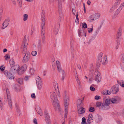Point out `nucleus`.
Listing matches in <instances>:
<instances>
[{
  "label": "nucleus",
  "instance_id": "1",
  "mask_svg": "<svg viewBox=\"0 0 124 124\" xmlns=\"http://www.w3.org/2000/svg\"><path fill=\"white\" fill-rule=\"evenodd\" d=\"M50 96L52 102L55 109L57 110H59L60 106L56 93L55 92H51L50 93Z\"/></svg>",
  "mask_w": 124,
  "mask_h": 124
},
{
  "label": "nucleus",
  "instance_id": "2",
  "mask_svg": "<svg viewBox=\"0 0 124 124\" xmlns=\"http://www.w3.org/2000/svg\"><path fill=\"white\" fill-rule=\"evenodd\" d=\"M45 15L43 10L42 12L41 18L42 23L41 24V38L42 42L44 43L45 41Z\"/></svg>",
  "mask_w": 124,
  "mask_h": 124
},
{
  "label": "nucleus",
  "instance_id": "3",
  "mask_svg": "<svg viewBox=\"0 0 124 124\" xmlns=\"http://www.w3.org/2000/svg\"><path fill=\"white\" fill-rule=\"evenodd\" d=\"M103 57L102 64L103 65H105L108 62L107 59V55H103V54L102 53H101L98 55V59L99 61L101 62L102 60Z\"/></svg>",
  "mask_w": 124,
  "mask_h": 124
},
{
  "label": "nucleus",
  "instance_id": "4",
  "mask_svg": "<svg viewBox=\"0 0 124 124\" xmlns=\"http://www.w3.org/2000/svg\"><path fill=\"white\" fill-rule=\"evenodd\" d=\"M64 101L65 107L64 117L66 118L67 115L69 99V97H64Z\"/></svg>",
  "mask_w": 124,
  "mask_h": 124
},
{
  "label": "nucleus",
  "instance_id": "5",
  "mask_svg": "<svg viewBox=\"0 0 124 124\" xmlns=\"http://www.w3.org/2000/svg\"><path fill=\"white\" fill-rule=\"evenodd\" d=\"M28 38L26 36L24 37V39L22 43V46L23 47V50H26L27 48V46L28 43Z\"/></svg>",
  "mask_w": 124,
  "mask_h": 124
},
{
  "label": "nucleus",
  "instance_id": "6",
  "mask_svg": "<svg viewBox=\"0 0 124 124\" xmlns=\"http://www.w3.org/2000/svg\"><path fill=\"white\" fill-rule=\"evenodd\" d=\"M31 54L29 52H26L23 57L22 61L23 62L26 63L28 62L30 60Z\"/></svg>",
  "mask_w": 124,
  "mask_h": 124
},
{
  "label": "nucleus",
  "instance_id": "7",
  "mask_svg": "<svg viewBox=\"0 0 124 124\" xmlns=\"http://www.w3.org/2000/svg\"><path fill=\"white\" fill-rule=\"evenodd\" d=\"M19 66L18 65H16L12 67L10 69V72L12 74H15L18 73V69Z\"/></svg>",
  "mask_w": 124,
  "mask_h": 124
},
{
  "label": "nucleus",
  "instance_id": "8",
  "mask_svg": "<svg viewBox=\"0 0 124 124\" xmlns=\"http://www.w3.org/2000/svg\"><path fill=\"white\" fill-rule=\"evenodd\" d=\"M10 21V19L9 18L5 20L2 25L1 29H3L6 28L8 25Z\"/></svg>",
  "mask_w": 124,
  "mask_h": 124
},
{
  "label": "nucleus",
  "instance_id": "9",
  "mask_svg": "<svg viewBox=\"0 0 124 124\" xmlns=\"http://www.w3.org/2000/svg\"><path fill=\"white\" fill-rule=\"evenodd\" d=\"M4 73L7 78L8 79H12L14 78V76L12 74L8 72L7 70H5L4 72Z\"/></svg>",
  "mask_w": 124,
  "mask_h": 124
},
{
  "label": "nucleus",
  "instance_id": "10",
  "mask_svg": "<svg viewBox=\"0 0 124 124\" xmlns=\"http://www.w3.org/2000/svg\"><path fill=\"white\" fill-rule=\"evenodd\" d=\"M111 90L113 93H116L119 91L118 85H116L112 86L111 88Z\"/></svg>",
  "mask_w": 124,
  "mask_h": 124
},
{
  "label": "nucleus",
  "instance_id": "11",
  "mask_svg": "<svg viewBox=\"0 0 124 124\" xmlns=\"http://www.w3.org/2000/svg\"><path fill=\"white\" fill-rule=\"evenodd\" d=\"M27 65L26 64H24L21 68L18 69V74H22L24 71L27 68Z\"/></svg>",
  "mask_w": 124,
  "mask_h": 124
},
{
  "label": "nucleus",
  "instance_id": "12",
  "mask_svg": "<svg viewBox=\"0 0 124 124\" xmlns=\"http://www.w3.org/2000/svg\"><path fill=\"white\" fill-rule=\"evenodd\" d=\"M78 112L79 116H80V115L84 113L85 112V108L81 107L80 108L77 107Z\"/></svg>",
  "mask_w": 124,
  "mask_h": 124
},
{
  "label": "nucleus",
  "instance_id": "13",
  "mask_svg": "<svg viewBox=\"0 0 124 124\" xmlns=\"http://www.w3.org/2000/svg\"><path fill=\"white\" fill-rule=\"evenodd\" d=\"M94 119L96 122L98 123L102 121V117L101 116L98 115H97L95 116Z\"/></svg>",
  "mask_w": 124,
  "mask_h": 124
},
{
  "label": "nucleus",
  "instance_id": "14",
  "mask_svg": "<svg viewBox=\"0 0 124 124\" xmlns=\"http://www.w3.org/2000/svg\"><path fill=\"white\" fill-rule=\"evenodd\" d=\"M45 118L46 121L49 122L50 119V117L49 116L47 111L46 110H45L44 111Z\"/></svg>",
  "mask_w": 124,
  "mask_h": 124
},
{
  "label": "nucleus",
  "instance_id": "15",
  "mask_svg": "<svg viewBox=\"0 0 124 124\" xmlns=\"http://www.w3.org/2000/svg\"><path fill=\"white\" fill-rule=\"evenodd\" d=\"M104 100L105 101L104 102V106H108L109 104H111L110 99H104Z\"/></svg>",
  "mask_w": 124,
  "mask_h": 124
},
{
  "label": "nucleus",
  "instance_id": "16",
  "mask_svg": "<svg viewBox=\"0 0 124 124\" xmlns=\"http://www.w3.org/2000/svg\"><path fill=\"white\" fill-rule=\"evenodd\" d=\"M58 7L59 11L61 12L62 10V0H58Z\"/></svg>",
  "mask_w": 124,
  "mask_h": 124
},
{
  "label": "nucleus",
  "instance_id": "17",
  "mask_svg": "<svg viewBox=\"0 0 124 124\" xmlns=\"http://www.w3.org/2000/svg\"><path fill=\"white\" fill-rule=\"evenodd\" d=\"M56 64L57 68L58 71L62 69L61 64L59 61H57L56 62Z\"/></svg>",
  "mask_w": 124,
  "mask_h": 124
},
{
  "label": "nucleus",
  "instance_id": "18",
  "mask_svg": "<svg viewBox=\"0 0 124 124\" xmlns=\"http://www.w3.org/2000/svg\"><path fill=\"white\" fill-rule=\"evenodd\" d=\"M93 17L95 20L99 18L100 16V14L99 13H96L93 15Z\"/></svg>",
  "mask_w": 124,
  "mask_h": 124
},
{
  "label": "nucleus",
  "instance_id": "19",
  "mask_svg": "<svg viewBox=\"0 0 124 124\" xmlns=\"http://www.w3.org/2000/svg\"><path fill=\"white\" fill-rule=\"evenodd\" d=\"M102 93L104 95H109L111 94V92L109 91L106 90L102 92Z\"/></svg>",
  "mask_w": 124,
  "mask_h": 124
},
{
  "label": "nucleus",
  "instance_id": "20",
  "mask_svg": "<svg viewBox=\"0 0 124 124\" xmlns=\"http://www.w3.org/2000/svg\"><path fill=\"white\" fill-rule=\"evenodd\" d=\"M120 41L119 40H117L116 41V43L115 46V49L116 50L118 49L119 48L120 44Z\"/></svg>",
  "mask_w": 124,
  "mask_h": 124
},
{
  "label": "nucleus",
  "instance_id": "21",
  "mask_svg": "<svg viewBox=\"0 0 124 124\" xmlns=\"http://www.w3.org/2000/svg\"><path fill=\"white\" fill-rule=\"evenodd\" d=\"M88 20L89 22H93L95 20L93 15H91L88 18Z\"/></svg>",
  "mask_w": 124,
  "mask_h": 124
},
{
  "label": "nucleus",
  "instance_id": "22",
  "mask_svg": "<svg viewBox=\"0 0 124 124\" xmlns=\"http://www.w3.org/2000/svg\"><path fill=\"white\" fill-rule=\"evenodd\" d=\"M117 83L122 87H124V81L121 80L117 81Z\"/></svg>",
  "mask_w": 124,
  "mask_h": 124
},
{
  "label": "nucleus",
  "instance_id": "23",
  "mask_svg": "<svg viewBox=\"0 0 124 124\" xmlns=\"http://www.w3.org/2000/svg\"><path fill=\"white\" fill-rule=\"evenodd\" d=\"M36 81L37 83H42V80L41 78L39 76H37L36 78Z\"/></svg>",
  "mask_w": 124,
  "mask_h": 124
},
{
  "label": "nucleus",
  "instance_id": "24",
  "mask_svg": "<svg viewBox=\"0 0 124 124\" xmlns=\"http://www.w3.org/2000/svg\"><path fill=\"white\" fill-rule=\"evenodd\" d=\"M115 6H112L110 9L109 11V12L110 13L112 12L115 9L117 8V6L118 5H117V4H115Z\"/></svg>",
  "mask_w": 124,
  "mask_h": 124
},
{
  "label": "nucleus",
  "instance_id": "25",
  "mask_svg": "<svg viewBox=\"0 0 124 124\" xmlns=\"http://www.w3.org/2000/svg\"><path fill=\"white\" fill-rule=\"evenodd\" d=\"M95 80L97 82H100L101 80V76H95Z\"/></svg>",
  "mask_w": 124,
  "mask_h": 124
},
{
  "label": "nucleus",
  "instance_id": "26",
  "mask_svg": "<svg viewBox=\"0 0 124 124\" xmlns=\"http://www.w3.org/2000/svg\"><path fill=\"white\" fill-rule=\"evenodd\" d=\"M82 100L80 99H78L77 101V107H78L82 103Z\"/></svg>",
  "mask_w": 124,
  "mask_h": 124
},
{
  "label": "nucleus",
  "instance_id": "27",
  "mask_svg": "<svg viewBox=\"0 0 124 124\" xmlns=\"http://www.w3.org/2000/svg\"><path fill=\"white\" fill-rule=\"evenodd\" d=\"M111 104L112 103H116L117 102V100L115 98L110 99Z\"/></svg>",
  "mask_w": 124,
  "mask_h": 124
},
{
  "label": "nucleus",
  "instance_id": "28",
  "mask_svg": "<svg viewBox=\"0 0 124 124\" xmlns=\"http://www.w3.org/2000/svg\"><path fill=\"white\" fill-rule=\"evenodd\" d=\"M28 19V15L26 14H24L23 15V20L24 21H26Z\"/></svg>",
  "mask_w": 124,
  "mask_h": 124
},
{
  "label": "nucleus",
  "instance_id": "29",
  "mask_svg": "<svg viewBox=\"0 0 124 124\" xmlns=\"http://www.w3.org/2000/svg\"><path fill=\"white\" fill-rule=\"evenodd\" d=\"M17 81L20 84H22L23 83V79L22 78H20L16 79Z\"/></svg>",
  "mask_w": 124,
  "mask_h": 124
},
{
  "label": "nucleus",
  "instance_id": "30",
  "mask_svg": "<svg viewBox=\"0 0 124 124\" xmlns=\"http://www.w3.org/2000/svg\"><path fill=\"white\" fill-rule=\"evenodd\" d=\"M7 99H8V103L9 106L10 108H12V105L11 99L10 98H9Z\"/></svg>",
  "mask_w": 124,
  "mask_h": 124
},
{
  "label": "nucleus",
  "instance_id": "31",
  "mask_svg": "<svg viewBox=\"0 0 124 124\" xmlns=\"http://www.w3.org/2000/svg\"><path fill=\"white\" fill-rule=\"evenodd\" d=\"M37 87L39 90H40L42 86V83H37Z\"/></svg>",
  "mask_w": 124,
  "mask_h": 124
},
{
  "label": "nucleus",
  "instance_id": "32",
  "mask_svg": "<svg viewBox=\"0 0 124 124\" xmlns=\"http://www.w3.org/2000/svg\"><path fill=\"white\" fill-rule=\"evenodd\" d=\"M59 28L58 27H54V33L55 34H57L59 31Z\"/></svg>",
  "mask_w": 124,
  "mask_h": 124
},
{
  "label": "nucleus",
  "instance_id": "33",
  "mask_svg": "<svg viewBox=\"0 0 124 124\" xmlns=\"http://www.w3.org/2000/svg\"><path fill=\"white\" fill-rule=\"evenodd\" d=\"M68 92L67 91H65L63 93V96L64 97H69L68 96Z\"/></svg>",
  "mask_w": 124,
  "mask_h": 124
},
{
  "label": "nucleus",
  "instance_id": "34",
  "mask_svg": "<svg viewBox=\"0 0 124 124\" xmlns=\"http://www.w3.org/2000/svg\"><path fill=\"white\" fill-rule=\"evenodd\" d=\"M6 93L7 95V99H8L9 98H10V92L8 89H7L6 90Z\"/></svg>",
  "mask_w": 124,
  "mask_h": 124
},
{
  "label": "nucleus",
  "instance_id": "35",
  "mask_svg": "<svg viewBox=\"0 0 124 124\" xmlns=\"http://www.w3.org/2000/svg\"><path fill=\"white\" fill-rule=\"evenodd\" d=\"M53 85L54 88L56 89V88H58V86L57 82L56 81H54L53 82Z\"/></svg>",
  "mask_w": 124,
  "mask_h": 124
},
{
  "label": "nucleus",
  "instance_id": "36",
  "mask_svg": "<svg viewBox=\"0 0 124 124\" xmlns=\"http://www.w3.org/2000/svg\"><path fill=\"white\" fill-rule=\"evenodd\" d=\"M123 8V7L122 6H121V5H120L116 11L118 13H119L121 11Z\"/></svg>",
  "mask_w": 124,
  "mask_h": 124
},
{
  "label": "nucleus",
  "instance_id": "37",
  "mask_svg": "<svg viewBox=\"0 0 124 124\" xmlns=\"http://www.w3.org/2000/svg\"><path fill=\"white\" fill-rule=\"evenodd\" d=\"M9 63L11 66L14 65L15 62L14 59H10L9 61Z\"/></svg>",
  "mask_w": 124,
  "mask_h": 124
},
{
  "label": "nucleus",
  "instance_id": "38",
  "mask_svg": "<svg viewBox=\"0 0 124 124\" xmlns=\"http://www.w3.org/2000/svg\"><path fill=\"white\" fill-rule=\"evenodd\" d=\"M19 87L17 85H16L15 86V89L16 91H19Z\"/></svg>",
  "mask_w": 124,
  "mask_h": 124
},
{
  "label": "nucleus",
  "instance_id": "39",
  "mask_svg": "<svg viewBox=\"0 0 124 124\" xmlns=\"http://www.w3.org/2000/svg\"><path fill=\"white\" fill-rule=\"evenodd\" d=\"M95 76H100V74L99 71L98 70H96L95 73Z\"/></svg>",
  "mask_w": 124,
  "mask_h": 124
},
{
  "label": "nucleus",
  "instance_id": "40",
  "mask_svg": "<svg viewBox=\"0 0 124 124\" xmlns=\"http://www.w3.org/2000/svg\"><path fill=\"white\" fill-rule=\"evenodd\" d=\"M4 58L5 59L7 60L9 59L10 58L9 55L8 54H7L5 56Z\"/></svg>",
  "mask_w": 124,
  "mask_h": 124
},
{
  "label": "nucleus",
  "instance_id": "41",
  "mask_svg": "<svg viewBox=\"0 0 124 124\" xmlns=\"http://www.w3.org/2000/svg\"><path fill=\"white\" fill-rule=\"evenodd\" d=\"M118 14L119 13H118L116 11L115 13L112 16V18L113 19H115L117 17Z\"/></svg>",
  "mask_w": 124,
  "mask_h": 124
},
{
  "label": "nucleus",
  "instance_id": "42",
  "mask_svg": "<svg viewBox=\"0 0 124 124\" xmlns=\"http://www.w3.org/2000/svg\"><path fill=\"white\" fill-rule=\"evenodd\" d=\"M82 122L81 124H86V119L84 117H83L82 119Z\"/></svg>",
  "mask_w": 124,
  "mask_h": 124
},
{
  "label": "nucleus",
  "instance_id": "43",
  "mask_svg": "<svg viewBox=\"0 0 124 124\" xmlns=\"http://www.w3.org/2000/svg\"><path fill=\"white\" fill-rule=\"evenodd\" d=\"M88 119L89 120H93V115L92 114H89L88 117Z\"/></svg>",
  "mask_w": 124,
  "mask_h": 124
},
{
  "label": "nucleus",
  "instance_id": "44",
  "mask_svg": "<svg viewBox=\"0 0 124 124\" xmlns=\"http://www.w3.org/2000/svg\"><path fill=\"white\" fill-rule=\"evenodd\" d=\"M76 19L75 20V22L76 23H78L79 18L78 17V13H76Z\"/></svg>",
  "mask_w": 124,
  "mask_h": 124
},
{
  "label": "nucleus",
  "instance_id": "45",
  "mask_svg": "<svg viewBox=\"0 0 124 124\" xmlns=\"http://www.w3.org/2000/svg\"><path fill=\"white\" fill-rule=\"evenodd\" d=\"M121 33L119 32H117L116 35V37L117 39L121 37Z\"/></svg>",
  "mask_w": 124,
  "mask_h": 124
},
{
  "label": "nucleus",
  "instance_id": "46",
  "mask_svg": "<svg viewBox=\"0 0 124 124\" xmlns=\"http://www.w3.org/2000/svg\"><path fill=\"white\" fill-rule=\"evenodd\" d=\"M58 71L59 72H61L62 73V75H65L66 74L65 71H64L63 70H62V69H61V70H59Z\"/></svg>",
  "mask_w": 124,
  "mask_h": 124
},
{
  "label": "nucleus",
  "instance_id": "47",
  "mask_svg": "<svg viewBox=\"0 0 124 124\" xmlns=\"http://www.w3.org/2000/svg\"><path fill=\"white\" fill-rule=\"evenodd\" d=\"M37 52L35 51H33L31 53L32 55L33 56H35L37 55Z\"/></svg>",
  "mask_w": 124,
  "mask_h": 124
},
{
  "label": "nucleus",
  "instance_id": "48",
  "mask_svg": "<svg viewBox=\"0 0 124 124\" xmlns=\"http://www.w3.org/2000/svg\"><path fill=\"white\" fill-rule=\"evenodd\" d=\"M121 58L122 62H124V54H122L121 55Z\"/></svg>",
  "mask_w": 124,
  "mask_h": 124
},
{
  "label": "nucleus",
  "instance_id": "49",
  "mask_svg": "<svg viewBox=\"0 0 124 124\" xmlns=\"http://www.w3.org/2000/svg\"><path fill=\"white\" fill-rule=\"evenodd\" d=\"M89 111L90 112H93L94 111V108L92 107H91L89 108Z\"/></svg>",
  "mask_w": 124,
  "mask_h": 124
},
{
  "label": "nucleus",
  "instance_id": "50",
  "mask_svg": "<svg viewBox=\"0 0 124 124\" xmlns=\"http://www.w3.org/2000/svg\"><path fill=\"white\" fill-rule=\"evenodd\" d=\"M38 114L40 116H42L43 115V113L41 109H39L37 112Z\"/></svg>",
  "mask_w": 124,
  "mask_h": 124
},
{
  "label": "nucleus",
  "instance_id": "51",
  "mask_svg": "<svg viewBox=\"0 0 124 124\" xmlns=\"http://www.w3.org/2000/svg\"><path fill=\"white\" fill-rule=\"evenodd\" d=\"M101 104L100 102H97L96 103V106L97 107H99L101 105Z\"/></svg>",
  "mask_w": 124,
  "mask_h": 124
},
{
  "label": "nucleus",
  "instance_id": "52",
  "mask_svg": "<svg viewBox=\"0 0 124 124\" xmlns=\"http://www.w3.org/2000/svg\"><path fill=\"white\" fill-rule=\"evenodd\" d=\"M72 13L75 16H76V13H78L76 12V11L75 9L72 8Z\"/></svg>",
  "mask_w": 124,
  "mask_h": 124
},
{
  "label": "nucleus",
  "instance_id": "53",
  "mask_svg": "<svg viewBox=\"0 0 124 124\" xmlns=\"http://www.w3.org/2000/svg\"><path fill=\"white\" fill-rule=\"evenodd\" d=\"M18 3L19 4V6L21 7L22 6V2L21 0H17Z\"/></svg>",
  "mask_w": 124,
  "mask_h": 124
},
{
  "label": "nucleus",
  "instance_id": "54",
  "mask_svg": "<svg viewBox=\"0 0 124 124\" xmlns=\"http://www.w3.org/2000/svg\"><path fill=\"white\" fill-rule=\"evenodd\" d=\"M33 30L34 27L32 25L31 26V34H33Z\"/></svg>",
  "mask_w": 124,
  "mask_h": 124
},
{
  "label": "nucleus",
  "instance_id": "55",
  "mask_svg": "<svg viewBox=\"0 0 124 124\" xmlns=\"http://www.w3.org/2000/svg\"><path fill=\"white\" fill-rule=\"evenodd\" d=\"M59 18L60 19V21L64 19V17L62 14H61L60 15Z\"/></svg>",
  "mask_w": 124,
  "mask_h": 124
},
{
  "label": "nucleus",
  "instance_id": "56",
  "mask_svg": "<svg viewBox=\"0 0 124 124\" xmlns=\"http://www.w3.org/2000/svg\"><path fill=\"white\" fill-rule=\"evenodd\" d=\"M0 69L2 71H4L5 69L4 66L3 65L1 66L0 68Z\"/></svg>",
  "mask_w": 124,
  "mask_h": 124
},
{
  "label": "nucleus",
  "instance_id": "57",
  "mask_svg": "<svg viewBox=\"0 0 124 124\" xmlns=\"http://www.w3.org/2000/svg\"><path fill=\"white\" fill-rule=\"evenodd\" d=\"M93 28H88V31L89 32L91 33L92 32L93 30Z\"/></svg>",
  "mask_w": 124,
  "mask_h": 124
},
{
  "label": "nucleus",
  "instance_id": "58",
  "mask_svg": "<svg viewBox=\"0 0 124 124\" xmlns=\"http://www.w3.org/2000/svg\"><path fill=\"white\" fill-rule=\"evenodd\" d=\"M83 32V31H82V30H79L78 31V35L79 37L82 35L81 34V33L82 32Z\"/></svg>",
  "mask_w": 124,
  "mask_h": 124
},
{
  "label": "nucleus",
  "instance_id": "59",
  "mask_svg": "<svg viewBox=\"0 0 124 124\" xmlns=\"http://www.w3.org/2000/svg\"><path fill=\"white\" fill-rule=\"evenodd\" d=\"M83 27L84 28H85L87 27V25L85 23H84L82 24Z\"/></svg>",
  "mask_w": 124,
  "mask_h": 124
},
{
  "label": "nucleus",
  "instance_id": "60",
  "mask_svg": "<svg viewBox=\"0 0 124 124\" xmlns=\"http://www.w3.org/2000/svg\"><path fill=\"white\" fill-rule=\"evenodd\" d=\"M0 108L1 110L3 109V103L2 101L1 100L0 101Z\"/></svg>",
  "mask_w": 124,
  "mask_h": 124
},
{
  "label": "nucleus",
  "instance_id": "61",
  "mask_svg": "<svg viewBox=\"0 0 124 124\" xmlns=\"http://www.w3.org/2000/svg\"><path fill=\"white\" fill-rule=\"evenodd\" d=\"M76 81H77V83L79 84L80 85V81L79 78H78V77H77V78H76Z\"/></svg>",
  "mask_w": 124,
  "mask_h": 124
},
{
  "label": "nucleus",
  "instance_id": "62",
  "mask_svg": "<svg viewBox=\"0 0 124 124\" xmlns=\"http://www.w3.org/2000/svg\"><path fill=\"white\" fill-rule=\"evenodd\" d=\"M34 71L33 69H31L30 70V73L32 74H34Z\"/></svg>",
  "mask_w": 124,
  "mask_h": 124
},
{
  "label": "nucleus",
  "instance_id": "63",
  "mask_svg": "<svg viewBox=\"0 0 124 124\" xmlns=\"http://www.w3.org/2000/svg\"><path fill=\"white\" fill-rule=\"evenodd\" d=\"M101 98V97L99 96L96 95V96L95 97V99L96 100H98L100 99Z\"/></svg>",
  "mask_w": 124,
  "mask_h": 124
},
{
  "label": "nucleus",
  "instance_id": "64",
  "mask_svg": "<svg viewBox=\"0 0 124 124\" xmlns=\"http://www.w3.org/2000/svg\"><path fill=\"white\" fill-rule=\"evenodd\" d=\"M99 31V29L95 31L94 34V35H96L98 33Z\"/></svg>",
  "mask_w": 124,
  "mask_h": 124
}]
</instances>
